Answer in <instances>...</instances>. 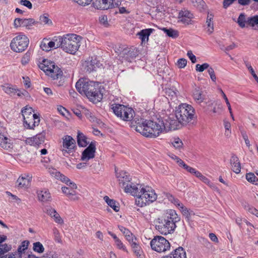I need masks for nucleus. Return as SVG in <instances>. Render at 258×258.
<instances>
[{"mask_svg":"<svg viewBox=\"0 0 258 258\" xmlns=\"http://www.w3.org/2000/svg\"><path fill=\"white\" fill-rule=\"evenodd\" d=\"M131 126L142 135L150 138H156L164 131V121L147 120L143 118L135 117L131 123Z\"/></svg>","mask_w":258,"mask_h":258,"instance_id":"f257e3e1","label":"nucleus"},{"mask_svg":"<svg viewBox=\"0 0 258 258\" xmlns=\"http://www.w3.org/2000/svg\"><path fill=\"white\" fill-rule=\"evenodd\" d=\"M130 188L131 190L127 187L125 189V192L130 193L134 197H136V204L140 207L149 205L157 199V195L149 187H144L142 185L138 184Z\"/></svg>","mask_w":258,"mask_h":258,"instance_id":"f03ea898","label":"nucleus"},{"mask_svg":"<svg viewBox=\"0 0 258 258\" xmlns=\"http://www.w3.org/2000/svg\"><path fill=\"white\" fill-rule=\"evenodd\" d=\"M180 220L176 212L170 210L164 216L155 221L156 230L161 234L167 235L172 233L176 226V223Z\"/></svg>","mask_w":258,"mask_h":258,"instance_id":"7ed1b4c3","label":"nucleus"},{"mask_svg":"<svg viewBox=\"0 0 258 258\" xmlns=\"http://www.w3.org/2000/svg\"><path fill=\"white\" fill-rule=\"evenodd\" d=\"M80 36L75 34L59 36L60 47L67 53L75 54L80 46Z\"/></svg>","mask_w":258,"mask_h":258,"instance_id":"20e7f679","label":"nucleus"},{"mask_svg":"<svg viewBox=\"0 0 258 258\" xmlns=\"http://www.w3.org/2000/svg\"><path fill=\"white\" fill-rule=\"evenodd\" d=\"M39 68L45 72V73L50 76L53 80L60 79L58 84V86L62 85L64 82L63 73L61 69L55 63L48 59H44L42 62L39 65Z\"/></svg>","mask_w":258,"mask_h":258,"instance_id":"39448f33","label":"nucleus"},{"mask_svg":"<svg viewBox=\"0 0 258 258\" xmlns=\"http://www.w3.org/2000/svg\"><path fill=\"white\" fill-rule=\"evenodd\" d=\"M175 117L182 124H186L195 118V109L190 105L184 103L179 105L175 111Z\"/></svg>","mask_w":258,"mask_h":258,"instance_id":"423d86ee","label":"nucleus"},{"mask_svg":"<svg viewBox=\"0 0 258 258\" xmlns=\"http://www.w3.org/2000/svg\"><path fill=\"white\" fill-rule=\"evenodd\" d=\"M112 106L113 112L122 120L131 121L132 122L135 119H133L135 111L132 108L119 104H114Z\"/></svg>","mask_w":258,"mask_h":258,"instance_id":"0eeeda50","label":"nucleus"},{"mask_svg":"<svg viewBox=\"0 0 258 258\" xmlns=\"http://www.w3.org/2000/svg\"><path fill=\"white\" fill-rule=\"evenodd\" d=\"M76 88L78 91L81 94H84L86 96L93 92L94 90L99 88V84L98 83L88 81L85 79H80L76 84Z\"/></svg>","mask_w":258,"mask_h":258,"instance_id":"6e6552de","label":"nucleus"},{"mask_svg":"<svg viewBox=\"0 0 258 258\" xmlns=\"http://www.w3.org/2000/svg\"><path fill=\"white\" fill-rule=\"evenodd\" d=\"M29 43L28 38L25 35L21 34L13 39L10 46L14 51L21 52L27 48Z\"/></svg>","mask_w":258,"mask_h":258,"instance_id":"1a4fd4ad","label":"nucleus"},{"mask_svg":"<svg viewBox=\"0 0 258 258\" xmlns=\"http://www.w3.org/2000/svg\"><path fill=\"white\" fill-rule=\"evenodd\" d=\"M151 248L158 252H165L170 249L168 240L161 236H156L150 242Z\"/></svg>","mask_w":258,"mask_h":258,"instance_id":"9d476101","label":"nucleus"},{"mask_svg":"<svg viewBox=\"0 0 258 258\" xmlns=\"http://www.w3.org/2000/svg\"><path fill=\"white\" fill-rule=\"evenodd\" d=\"M118 49L119 59L123 62V61L131 62L138 55V51L135 48H120Z\"/></svg>","mask_w":258,"mask_h":258,"instance_id":"9b49d317","label":"nucleus"},{"mask_svg":"<svg viewBox=\"0 0 258 258\" xmlns=\"http://www.w3.org/2000/svg\"><path fill=\"white\" fill-rule=\"evenodd\" d=\"M116 172V176L118 180L119 184L120 187L124 188V190L125 192V189L127 187L128 188H131L130 187H132L133 186H136V185L134 184L133 183L128 184V182L131 180V177L130 175L123 170H121L119 172H117L115 170ZM128 190H131V189H128Z\"/></svg>","mask_w":258,"mask_h":258,"instance_id":"f8f14e48","label":"nucleus"},{"mask_svg":"<svg viewBox=\"0 0 258 258\" xmlns=\"http://www.w3.org/2000/svg\"><path fill=\"white\" fill-rule=\"evenodd\" d=\"M76 147V141L70 136H64L62 138V146L61 150L63 155L66 153H70L73 152V150Z\"/></svg>","mask_w":258,"mask_h":258,"instance_id":"ddd939ff","label":"nucleus"},{"mask_svg":"<svg viewBox=\"0 0 258 258\" xmlns=\"http://www.w3.org/2000/svg\"><path fill=\"white\" fill-rule=\"evenodd\" d=\"M115 0H95L93 3V7L97 9L107 10L117 7L119 1L114 2Z\"/></svg>","mask_w":258,"mask_h":258,"instance_id":"4468645a","label":"nucleus"},{"mask_svg":"<svg viewBox=\"0 0 258 258\" xmlns=\"http://www.w3.org/2000/svg\"><path fill=\"white\" fill-rule=\"evenodd\" d=\"M180 124H181V122H179V119H177L176 117L174 118L173 116H169L164 121V131L168 132L175 130L180 127Z\"/></svg>","mask_w":258,"mask_h":258,"instance_id":"2eb2a0df","label":"nucleus"},{"mask_svg":"<svg viewBox=\"0 0 258 258\" xmlns=\"http://www.w3.org/2000/svg\"><path fill=\"white\" fill-rule=\"evenodd\" d=\"M100 67V62L96 58H89L83 64L84 70L88 73L95 71Z\"/></svg>","mask_w":258,"mask_h":258,"instance_id":"dca6fc26","label":"nucleus"},{"mask_svg":"<svg viewBox=\"0 0 258 258\" xmlns=\"http://www.w3.org/2000/svg\"><path fill=\"white\" fill-rule=\"evenodd\" d=\"M95 151V144L93 142H91L89 146L82 152L81 160L84 161H87L94 158Z\"/></svg>","mask_w":258,"mask_h":258,"instance_id":"f3484780","label":"nucleus"},{"mask_svg":"<svg viewBox=\"0 0 258 258\" xmlns=\"http://www.w3.org/2000/svg\"><path fill=\"white\" fill-rule=\"evenodd\" d=\"M193 18V14L187 10H181L178 13V22L185 25H189L192 24V19Z\"/></svg>","mask_w":258,"mask_h":258,"instance_id":"a211bd4d","label":"nucleus"},{"mask_svg":"<svg viewBox=\"0 0 258 258\" xmlns=\"http://www.w3.org/2000/svg\"><path fill=\"white\" fill-rule=\"evenodd\" d=\"M39 121V118L37 115H31L28 118L24 120V125L28 128L33 129L36 125H38Z\"/></svg>","mask_w":258,"mask_h":258,"instance_id":"6ab92c4d","label":"nucleus"},{"mask_svg":"<svg viewBox=\"0 0 258 258\" xmlns=\"http://www.w3.org/2000/svg\"><path fill=\"white\" fill-rule=\"evenodd\" d=\"M13 142L8 138L7 133L5 134H0V147L6 150L13 148Z\"/></svg>","mask_w":258,"mask_h":258,"instance_id":"aec40b11","label":"nucleus"},{"mask_svg":"<svg viewBox=\"0 0 258 258\" xmlns=\"http://www.w3.org/2000/svg\"><path fill=\"white\" fill-rule=\"evenodd\" d=\"M230 163L231 166V170L236 174H238L241 171V164L238 157L232 154L230 160Z\"/></svg>","mask_w":258,"mask_h":258,"instance_id":"412c9836","label":"nucleus"},{"mask_svg":"<svg viewBox=\"0 0 258 258\" xmlns=\"http://www.w3.org/2000/svg\"><path fill=\"white\" fill-rule=\"evenodd\" d=\"M45 136V133L43 132L32 138H28L27 140L28 142L31 143L32 145L36 146H39L44 142Z\"/></svg>","mask_w":258,"mask_h":258,"instance_id":"4be33fe9","label":"nucleus"},{"mask_svg":"<svg viewBox=\"0 0 258 258\" xmlns=\"http://www.w3.org/2000/svg\"><path fill=\"white\" fill-rule=\"evenodd\" d=\"M32 176L29 175H22L17 180V186L19 188H27L29 185Z\"/></svg>","mask_w":258,"mask_h":258,"instance_id":"5701e85b","label":"nucleus"},{"mask_svg":"<svg viewBox=\"0 0 258 258\" xmlns=\"http://www.w3.org/2000/svg\"><path fill=\"white\" fill-rule=\"evenodd\" d=\"M192 97L194 100L199 103L203 102L205 99V95L203 94L202 89L199 87H196L193 90Z\"/></svg>","mask_w":258,"mask_h":258,"instance_id":"b1692460","label":"nucleus"},{"mask_svg":"<svg viewBox=\"0 0 258 258\" xmlns=\"http://www.w3.org/2000/svg\"><path fill=\"white\" fill-rule=\"evenodd\" d=\"M38 200L42 202L49 201L51 199V195L47 189L38 190L37 191Z\"/></svg>","mask_w":258,"mask_h":258,"instance_id":"393cba45","label":"nucleus"},{"mask_svg":"<svg viewBox=\"0 0 258 258\" xmlns=\"http://www.w3.org/2000/svg\"><path fill=\"white\" fill-rule=\"evenodd\" d=\"M87 97L92 102L97 103L99 102L102 99L103 95L101 93L99 88L94 90L93 92H91Z\"/></svg>","mask_w":258,"mask_h":258,"instance_id":"a878e982","label":"nucleus"},{"mask_svg":"<svg viewBox=\"0 0 258 258\" xmlns=\"http://www.w3.org/2000/svg\"><path fill=\"white\" fill-rule=\"evenodd\" d=\"M7 239V237L6 235H0V256L10 251L12 248L10 245L6 243L2 244Z\"/></svg>","mask_w":258,"mask_h":258,"instance_id":"bb28decb","label":"nucleus"},{"mask_svg":"<svg viewBox=\"0 0 258 258\" xmlns=\"http://www.w3.org/2000/svg\"><path fill=\"white\" fill-rule=\"evenodd\" d=\"M61 190L62 192L72 200L76 201L79 199V197L76 196V190L73 189L69 187L63 186L61 187Z\"/></svg>","mask_w":258,"mask_h":258,"instance_id":"cd10ccee","label":"nucleus"},{"mask_svg":"<svg viewBox=\"0 0 258 258\" xmlns=\"http://www.w3.org/2000/svg\"><path fill=\"white\" fill-rule=\"evenodd\" d=\"M214 16L212 14H208L207 20L206 22L207 32L209 34H211L214 30L213 23Z\"/></svg>","mask_w":258,"mask_h":258,"instance_id":"c85d7f7f","label":"nucleus"},{"mask_svg":"<svg viewBox=\"0 0 258 258\" xmlns=\"http://www.w3.org/2000/svg\"><path fill=\"white\" fill-rule=\"evenodd\" d=\"M154 31V29L149 28L143 29L138 33V35L143 42L148 41L149 36Z\"/></svg>","mask_w":258,"mask_h":258,"instance_id":"c756f323","label":"nucleus"},{"mask_svg":"<svg viewBox=\"0 0 258 258\" xmlns=\"http://www.w3.org/2000/svg\"><path fill=\"white\" fill-rule=\"evenodd\" d=\"M252 17H248L246 19V15L244 13H241L239 15L236 22L238 23L239 26L241 28H244L246 24L251 26V24L248 22L249 20Z\"/></svg>","mask_w":258,"mask_h":258,"instance_id":"7c9ffc66","label":"nucleus"},{"mask_svg":"<svg viewBox=\"0 0 258 258\" xmlns=\"http://www.w3.org/2000/svg\"><path fill=\"white\" fill-rule=\"evenodd\" d=\"M87 137L82 133L80 131L78 132L77 142L79 146L86 147L89 144V142H87Z\"/></svg>","mask_w":258,"mask_h":258,"instance_id":"2f4dec72","label":"nucleus"},{"mask_svg":"<svg viewBox=\"0 0 258 258\" xmlns=\"http://www.w3.org/2000/svg\"><path fill=\"white\" fill-rule=\"evenodd\" d=\"M104 200L106 203L111 207L115 212H118L119 210V204L115 201L112 199H109L108 196H105Z\"/></svg>","mask_w":258,"mask_h":258,"instance_id":"473e14b6","label":"nucleus"},{"mask_svg":"<svg viewBox=\"0 0 258 258\" xmlns=\"http://www.w3.org/2000/svg\"><path fill=\"white\" fill-rule=\"evenodd\" d=\"M47 45L48 46L49 51L52 49H55L60 47L59 36L56 37L53 41H48L47 40Z\"/></svg>","mask_w":258,"mask_h":258,"instance_id":"72a5a7b5","label":"nucleus"},{"mask_svg":"<svg viewBox=\"0 0 258 258\" xmlns=\"http://www.w3.org/2000/svg\"><path fill=\"white\" fill-rule=\"evenodd\" d=\"M162 30L166 34V35L173 38H177L179 35V33L177 30L172 29H167L163 28Z\"/></svg>","mask_w":258,"mask_h":258,"instance_id":"f704fd0d","label":"nucleus"},{"mask_svg":"<svg viewBox=\"0 0 258 258\" xmlns=\"http://www.w3.org/2000/svg\"><path fill=\"white\" fill-rule=\"evenodd\" d=\"M39 23L43 25H51L52 21L49 18V15L47 13H45L41 15L39 17Z\"/></svg>","mask_w":258,"mask_h":258,"instance_id":"c9c22d12","label":"nucleus"},{"mask_svg":"<svg viewBox=\"0 0 258 258\" xmlns=\"http://www.w3.org/2000/svg\"><path fill=\"white\" fill-rule=\"evenodd\" d=\"M3 90L7 94L12 96L15 94V88L12 85L6 84L2 86Z\"/></svg>","mask_w":258,"mask_h":258,"instance_id":"e433bc0d","label":"nucleus"},{"mask_svg":"<svg viewBox=\"0 0 258 258\" xmlns=\"http://www.w3.org/2000/svg\"><path fill=\"white\" fill-rule=\"evenodd\" d=\"M33 109L31 107H26L25 109L22 110V113L23 116L24 120L28 118L31 115H35L36 114L32 113Z\"/></svg>","mask_w":258,"mask_h":258,"instance_id":"4c0bfd02","label":"nucleus"},{"mask_svg":"<svg viewBox=\"0 0 258 258\" xmlns=\"http://www.w3.org/2000/svg\"><path fill=\"white\" fill-rule=\"evenodd\" d=\"M246 179L248 182L255 185H258V178L255 176L254 173L252 172L247 173L246 174Z\"/></svg>","mask_w":258,"mask_h":258,"instance_id":"58836bf2","label":"nucleus"},{"mask_svg":"<svg viewBox=\"0 0 258 258\" xmlns=\"http://www.w3.org/2000/svg\"><path fill=\"white\" fill-rule=\"evenodd\" d=\"M171 143L176 149L180 150L183 147V143L178 137L173 138Z\"/></svg>","mask_w":258,"mask_h":258,"instance_id":"ea45409f","label":"nucleus"},{"mask_svg":"<svg viewBox=\"0 0 258 258\" xmlns=\"http://www.w3.org/2000/svg\"><path fill=\"white\" fill-rule=\"evenodd\" d=\"M29 243V242L28 240L23 241L18 248V253L17 254L21 255V254L25 251V250L27 249Z\"/></svg>","mask_w":258,"mask_h":258,"instance_id":"a19ab883","label":"nucleus"},{"mask_svg":"<svg viewBox=\"0 0 258 258\" xmlns=\"http://www.w3.org/2000/svg\"><path fill=\"white\" fill-rule=\"evenodd\" d=\"M33 250L38 253H42L44 251V248L40 242H36L33 243Z\"/></svg>","mask_w":258,"mask_h":258,"instance_id":"79ce46f5","label":"nucleus"},{"mask_svg":"<svg viewBox=\"0 0 258 258\" xmlns=\"http://www.w3.org/2000/svg\"><path fill=\"white\" fill-rule=\"evenodd\" d=\"M35 22V21L33 19H22L21 24H22V27L29 29V26L33 25Z\"/></svg>","mask_w":258,"mask_h":258,"instance_id":"37998d69","label":"nucleus"},{"mask_svg":"<svg viewBox=\"0 0 258 258\" xmlns=\"http://www.w3.org/2000/svg\"><path fill=\"white\" fill-rule=\"evenodd\" d=\"M194 6L199 8L200 9H204L205 6V3L203 0H191Z\"/></svg>","mask_w":258,"mask_h":258,"instance_id":"c03bdc74","label":"nucleus"},{"mask_svg":"<svg viewBox=\"0 0 258 258\" xmlns=\"http://www.w3.org/2000/svg\"><path fill=\"white\" fill-rule=\"evenodd\" d=\"M209 64L207 63H204L202 65H201L200 64H197L196 65V71L200 72H202L205 70H206L207 69H209Z\"/></svg>","mask_w":258,"mask_h":258,"instance_id":"a18cd8bd","label":"nucleus"},{"mask_svg":"<svg viewBox=\"0 0 258 258\" xmlns=\"http://www.w3.org/2000/svg\"><path fill=\"white\" fill-rule=\"evenodd\" d=\"M53 233L54 236V239L55 241L61 243V239L60 236V233L56 228H53Z\"/></svg>","mask_w":258,"mask_h":258,"instance_id":"49530a36","label":"nucleus"},{"mask_svg":"<svg viewBox=\"0 0 258 258\" xmlns=\"http://www.w3.org/2000/svg\"><path fill=\"white\" fill-rule=\"evenodd\" d=\"M245 63L246 67L247 68V69H248V70L249 71V72H250L251 74L252 75L253 77L254 78L255 81H258V77L255 74V72H254L253 68L250 66V64L247 62H245Z\"/></svg>","mask_w":258,"mask_h":258,"instance_id":"de8ad7c7","label":"nucleus"},{"mask_svg":"<svg viewBox=\"0 0 258 258\" xmlns=\"http://www.w3.org/2000/svg\"><path fill=\"white\" fill-rule=\"evenodd\" d=\"M165 94L166 95L171 97H176V92L175 91L173 90L170 88H166L165 89Z\"/></svg>","mask_w":258,"mask_h":258,"instance_id":"09e8293b","label":"nucleus"},{"mask_svg":"<svg viewBox=\"0 0 258 258\" xmlns=\"http://www.w3.org/2000/svg\"><path fill=\"white\" fill-rule=\"evenodd\" d=\"M248 22L251 24V27L258 25V15L252 16V18L249 20Z\"/></svg>","mask_w":258,"mask_h":258,"instance_id":"8fccbe9b","label":"nucleus"},{"mask_svg":"<svg viewBox=\"0 0 258 258\" xmlns=\"http://www.w3.org/2000/svg\"><path fill=\"white\" fill-rule=\"evenodd\" d=\"M48 215H49L51 217H54V215H55L57 212L56 211L51 207H47L46 208V212H45Z\"/></svg>","mask_w":258,"mask_h":258,"instance_id":"3c124183","label":"nucleus"},{"mask_svg":"<svg viewBox=\"0 0 258 258\" xmlns=\"http://www.w3.org/2000/svg\"><path fill=\"white\" fill-rule=\"evenodd\" d=\"M99 22L101 24H103L105 26H107L108 25V23L107 21V17L105 15H102L99 17Z\"/></svg>","mask_w":258,"mask_h":258,"instance_id":"603ef678","label":"nucleus"},{"mask_svg":"<svg viewBox=\"0 0 258 258\" xmlns=\"http://www.w3.org/2000/svg\"><path fill=\"white\" fill-rule=\"evenodd\" d=\"M77 3L79 5L82 6H87L89 5L93 0H73Z\"/></svg>","mask_w":258,"mask_h":258,"instance_id":"864d4df0","label":"nucleus"},{"mask_svg":"<svg viewBox=\"0 0 258 258\" xmlns=\"http://www.w3.org/2000/svg\"><path fill=\"white\" fill-rule=\"evenodd\" d=\"M208 72L209 75L210 76L211 80L214 82H216V77L215 76L214 69L210 67L208 69Z\"/></svg>","mask_w":258,"mask_h":258,"instance_id":"5fc2aeb1","label":"nucleus"},{"mask_svg":"<svg viewBox=\"0 0 258 258\" xmlns=\"http://www.w3.org/2000/svg\"><path fill=\"white\" fill-rule=\"evenodd\" d=\"M187 61L185 58H180L177 61V66L179 68H183L186 65Z\"/></svg>","mask_w":258,"mask_h":258,"instance_id":"6e6d98bb","label":"nucleus"},{"mask_svg":"<svg viewBox=\"0 0 258 258\" xmlns=\"http://www.w3.org/2000/svg\"><path fill=\"white\" fill-rule=\"evenodd\" d=\"M114 242L115 243L116 245L119 249H122L124 251H126V248L125 246L123 245V243L119 238Z\"/></svg>","mask_w":258,"mask_h":258,"instance_id":"4d7b16f0","label":"nucleus"},{"mask_svg":"<svg viewBox=\"0 0 258 258\" xmlns=\"http://www.w3.org/2000/svg\"><path fill=\"white\" fill-rule=\"evenodd\" d=\"M41 48L45 51H48V46L47 45V40H43L40 44Z\"/></svg>","mask_w":258,"mask_h":258,"instance_id":"13d9d810","label":"nucleus"},{"mask_svg":"<svg viewBox=\"0 0 258 258\" xmlns=\"http://www.w3.org/2000/svg\"><path fill=\"white\" fill-rule=\"evenodd\" d=\"M236 1V0H224L223 2V8L227 9Z\"/></svg>","mask_w":258,"mask_h":258,"instance_id":"bf43d9fd","label":"nucleus"},{"mask_svg":"<svg viewBox=\"0 0 258 258\" xmlns=\"http://www.w3.org/2000/svg\"><path fill=\"white\" fill-rule=\"evenodd\" d=\"M20 4L24 6H26L29 9H31L32 8V5L29 1L21 0L20 1Z\"/></svg>","mask_w":258,"mask_h":258,"instance_id":"052dcab7","label":"nucleus"},{"mask_svg":"<svg viewBox=\"0 0 258 258\" xmlns=\"http://www.w3.org/2000/svg\"><path fill=\"white\" fill-rule=\"evenodd\" d=\"M53 218L54 221L58 224H62L63 223L62 219L60 217L58 213L54 215V217Z\"/></svg>","mask_w":258,"mask_h":258,"instance_id":"680f3d73","label":"nucleus"},{"mask_svg":"<svg viewBox=\"0 0 258 258\" xmlns=\"http://www.w3.org/2000/svg\"><path fill=\"white\" fill-rule=\"evenodd\" d=\"M187 55L192 63H195L197 61L196 57L194 54H193L191 50L188 51Z\"/></svg>","mask_w":258,"mask_h":258,"instance_id":"e2e57ef3","label":"nucleus"},{"mask_svg":"<svg viewBox=\"0 0 258 258\" xmlns=\"http://www.w3.org/2000/svg\"><path fill=\"white\" fill-rule=\"evenodd\" d=\"M200 179L201 180H202L203 182H204L205 183L209 185L210 186H213V184L212 183H211L210 180L207 178L205 176L202 175Z\"/></svg>","mask_w":258,"mask_h":258,"instance_id":"0e129e2a","label":"nucleus"},{"mask_svg":"<svg viewBox=\"0 0 258 258\" xmlns=\"http://www.w3.org/2000/svg\"><path fill=\"white\" fill-rule=\"evenodd\" d=\"M179 208L180 209V210L181 211V212L182 213V214L186 216H188V215H189V211H188V210L183 206V204H182L180 207H179Z\"/></svg>","mask_w":258,"mask_h":258,"instance_id":"69168bd1","label":"nucleus"},{"mask_svg":"<svg viewBox=\"0 0 258 258\" xmlns=\"http://www.w3.org/2000/svg\"><path fill=\"white\" fill-rule=\"evenodd\" d=\"M133 250L134 252L136 253V255L138 256H141L142 253L143 252L141 247L140 245L138 246L136 248H133Z\"/></svg>","mask_w":258,"mask_h":258,"instance_id":"338daca9","label":"nucleus"},{"mask_svg":"<svg viewBox=\"0 0 258 258\" xmlns=\"http://www.w3.org/2000/svg\"><path fill=\"white\" fill-rule=\"evenodd\" d=\"M247 210L250 213L255 215L256 217H258V210L255 208L253 207H249Z\"/></svg>","mask_w":258,"mask_h":258,"instance_id":"774afa93","label":"nucleus"}]
</instances>
